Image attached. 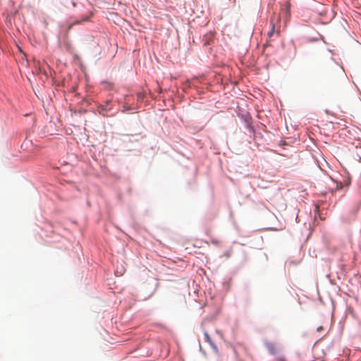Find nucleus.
I'll use <instances>...</instances> for the list:
<instances>
[{"instance_id": "nucleus-2", "label": "nucleus", "mask_w": 361, "mask_h": 361, "mask_svg": "<svg viewBox=\"0 0 361 361\" xmlns=\"http://www.w3.org/2000/svg\"><path fill=\"white\" fill-rule=\"evenodd\" d=\"M274 32V25H272L271 30L268 32V36L271 37Z\"/></svg>"}, {"instance_id": "nucleus-3", "label": "nucleus", "mask_w": 361, "mask_h": 361, "mask_svg": "<svg viewBox=\"0 0 361 361\" xmlns=\"http://www.w3.org/2000/svg\"><path fill=\"white\" fill-rule=\"evenodd\" d=\"M104 110H106V109H105L103 106H100L99 107V114H102V111H104Z\"/></svg>"}, {"instance_id": "nucleus-4", "label": "nucleus", "mask_w": 361, "mask_h": 361, "mask_svg": "<svg viewBox=\"0 0 361 361\" xmlns=\"http://www.w3.org/2000/svg\"><path fill=\"white\" fill-rule=\"evenodd\" d=\"M322 329H323V327H322V326H319V327L317 328V331H321Z\"/></svg>"}, {"instance_id": "nucleus-1", "label": "nucleus", "mask_w": 361, "mask_h": 361, "mask_svg": "<svg viewBox=\"0 0 361 361\" xmlns=\"http://www.w3.org/2000/svg\"><path fill=\"white\" fill-rule=\"evenodd\" d=\"M204 339L205 341L209 343V345L212 347V348L214 350V351L216 353H219V351H218V349L216 348V346L213 343V342L212 341V339L209 335V334L207 332H204Z\"/></svg>"}, {"instance_id": "nucleus-5", "label": "nucleus", "mask_w": 361, "mask_h": 361, "mask_svg": "<svg viewBox=\"0 0 361 361\" xmlns=\"http://www.w3.org/2000/svg\"><path fill=\"white\" fill-rule=\"evenodd\" d=\"M109 103V101H106V104H108Z\"/></svg>"}]
</instances>
